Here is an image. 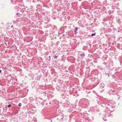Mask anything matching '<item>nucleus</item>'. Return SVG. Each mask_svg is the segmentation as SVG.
<instances>
[{"mask_svg": "<svg viewBox=\"0 0 122 122\" xmlns=\"http://www.w3.org/2000/svg\"><path fill=\"white\" fill-rule=\"evenodd\" d=\"M80 55L82 58H83L84 57L85 54L84 53H82L80 54Z\"/></svg>", "mask_w": 122, "mask_h": 122, "instance_id": "obj_1", "label": "nucleus"}, {"mask_svg": "<svg viewBox=\"0 0 122 122\" xmlns=\"http://www.w3.org/2000/svg\"><path fill=\"white\" fill-rule=\"evenodd\" d=\"M88 121V120L87 119H85V120L84 119L83 120V122H87Z\"/></svg>", "mask_w": 122, "mask_h": 122, "instance_id": "obj_2", "label": "nucleus"}, {"mask_svg": "<svg viewBox=\"0 0 122 122\" xmlns=\"http://www.w3.org/2000/svg\"><path fill=\"white\" fill-rule=\"evenodd\" d=\"M78 28L77 27H76L75 29L74 30V31L75 32L76 31L78 30Z\"/></svg>", "mask_w": 122, "mask_h": 122, "instance_id": "obj_3", "label": "nucleus"}, {"mask_svg": "<svg viewBox=\"0 0 122 122\" xmlns=\"http://www.w3.org/2000/svg\"><path fill=\"white\" fill-rule=\"evenodd\" d=\"M100 86L101 88H103L104 86V84H101Z\"/></svg>", "mask_w": 122, "mask_h": 122, "instance_id": "obj_4", "label": "nucleus"}, {"mask_svg": "<svg viewBox=\"0 0 122 122\" xmlns=\"http://www.w3.org/2000/svg\"><path fill=\"white\" fill-rule=\"evenodd\" d=\"M57 58V56H54V59H56Z\"/></svg>", "mask_w": 122, "mask_h": 122, "instance_id": "obj_5", "label": "nucleus"}, {"mask_svg": "<svg viewBox=\"0 0 122 122\" xmlns=\"http://www.w3.org/2000/svg\"><path fill=\"white\" fill-rule=\"evenodd\" d=\"M95 33H94V34H92L91 35V36H95Z\"/></svg>", "mask_w": 122, "mask_h": 122, "instance_id": "obj_6", "label": "nucleus"}, {"mask_svg": "<svg viewBox=\"0 0 122 122\" xmlns=\"http://www.w3.org/2000/svg\"><path fill=\"white\" fill-rule=\"evenodd\" d=\"M11 105H10L9 104L8 105V107H11Z\"/></svg>", "mask_w": 122, "mask_h": 122, "instance_id": "obj_7", "label": "nucleus"}, {"mask_svg": "<svg viewBox=\"0 0 122 122\" xmlns=\"http://www.w3.org/2000/svg\"><path fill=\"white\" fill-rule=\"evenodd\" d=\"M21 103H19V106H21Z\"/></svg>", "mask_w": 122, "mask_h": 122, "instance_id": "obj_8", "label": "nucleus"}, {"mask_svg": "<svg viewBox=\"0 0 122 122\" xmlns=\"http://www.w3.org/2000/svg\"><path fill=\"white\" fill-rule=\"evenodd\" d=\"M74 33H75V34H77V32L76 31L75 32H74Z\"/></svg>", "mask_w": 122, "mask_h": 122, "instance_id": "obj_9", "label": "nucleus"}, {"mask_svg": "<svg viewBox=\"0 0 122 122\" xmlns=\"http://www.w3.org/2000/svg\"><path fill=\"white\" fill-rule=\"evenodd\" d=\"M49 61H50V59H51V57H50V56H49Z\"/></svg>", "mask_w": 122, "mask_h": 122, "instance_id": "obj_10", "label": "nucleus"}, {"mask_svg": "<svg viewBox=\"0 0 122 122\" xmlns=\"http://www.w3.org/2000/svg\"><path fill=\"white\" fill-rule=\"evenodd\" d=\"M107 74L108 75V77H109V74H108V73L107 74Z\"/></svg>", "mask_w": 122, "mask_h": 122, "instance_id": "obj_11", "label": "nucleus"}, {"mask_svg": "<svg viewBox=\"0 0 122 122\" xmlns=\"http://www.w3.org/2000/svg\"><path fill=\"white\" fill-rule=\"evenodd\" d=\"M18 14H18V13H17L16 14V15H18Z\"/></svg>", "mask_w": 122, "mask_h": 122, "instance_id": "obj_12", "label": "nucleus"}, {"mask_svg": "<svg viewBox=\"0 0 122 122\" xmlns=\"http://www.w3.org/2000/svg\"><path fill=\"white\" fill-rule=\"evenodd\" d=\"M0 73H1V70H0Z\"/></svg>", "mask_w": 122, "mask_h": 122, "instance_id": "obj_13", "label": "nucleus"}, {"mask_svg": "<svg viewBox=\"0 0 122 122\" xmlns=\"http://www.w3.org/2000/svg\"><path fill=\"white\" fill-rule=\"evenodd\" d=\"M13 27V26L12 25V26H11V28H12V27Z\"/></svg>", "mask_w": 122, "mask_h": 122, "instance_id": "obj_14", "label": "nucleus"}, {"mask_svg": "<svg viewBox=\"0 0 122 122\" xmlns=\"http://www.w3.org/2000/svg\"><path fill=\"white\" fill-rule=\"evenodd\" d=\"M119 30H118V32H119Z\"/></svg>", "mask_w": 122, "mask_h": 122, "instance_id": "obj_15", "label": "nucleus"}]
</instances>
